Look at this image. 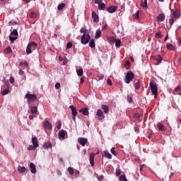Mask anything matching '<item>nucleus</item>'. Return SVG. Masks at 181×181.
I'll return each mask as SVG.
<instances>
[{"instance_id":"obj_1","label":"nucleus","mask_w":181,"mask_h":181,"mask_svg":"<svg viewBox=\"0 0 181 181\" xmlns=\"http://www.w3.org/2000/svg\"><path fill=\"white\" fill-rule=\"evenodd\" d=\"M150 88L154 98H158V85L155 82H150Z\"/></svg>"},{"instance_id":"obj_2","label":"nucleus","mask_w":181,"mask_h":181,"mask_svg":"<svg viewBox=\"0 0 181 181\" xmlns=\"http://www.w3.org/2000/svg\"><path fill=\"white\" fill-rule=\"evenodd\" d=\"M135 77V74L132 71H128L124 78V83L129 84L131 81Z\"/></svg>"},{"instance_id":"obj_3","label":"nucleus","mask_w":181,"mask_h":181,"mask_svg":"<svg viewBox=\"0 0 181 181\" xmlns=\"http://www.w3.org/2000/svg\"><path fill=\"white\" fill-rule=\"evenodd\" d=\"M91 39V37L90 36V34H83L81 36V42L82 45H87L88 42H90V40Z\"/></svg>"},{"instance_id":"obj_4","label":"nucleus","mask_w":181,"mask_h":181,"mask_svg":"<svg viewBox=\"0 0 181 181\" xmlns=\"http://www.w3.org/2000/svg\"><path fill=\"white\" fill-rule=\"evenodd\" d=\"M25 98H27V101L28 104H30V103H33V101L36 100L37 97L36 96L35 94H30V93H27L25 95Z\"/></svg>"},{"instance_id":"obj_5","label":"nucleus","mask_w":181,"mask_h":181,"mask_svg":"<svg viewBox=\"0 0 181 181\" xmlns=\"http://www.w3.org/2000/svg\"><path fill=\"white\" fill-rule=\"evenodd\" d=\"M96 116L98 118V119H104L105 118V115H104V112H103V110L101 109H98L96 112Z\"/></svg>"},{"instance_id":"obj_6","label":"nucleus","mask_w":181,"mask_h":181,"mask_svg":"<svg viewBox=\"0 0 181 181\" xmlns=\"http://www.w3.org/2000/svg\"><path fill=\"white\" fill-rule=\"evenodd\" d=\"M78 142L81 145V146H86V144L88 142V139L80 137L78 139Z\"/></svg>"},{"instance_id":"obj_7","label":"nucleus","mask_w":181,"mask_h":181,"mask_svg":"<svg viewBox=\"0 0 181 181\" xmlns=\"http://www.w3.org/2000/svg\"><path fill=\"white\" fill-rule=\"evenodd\" d=\"M92 18L93 19L94 23H98V22H100V17L95 11L92 12Z\"/></svg>"},{"instance_id":"obj_8","label":"nucleus","mask_w":181,"mask_h":181,"mask_svg":"<svg viewBox=\"0 0 181 181\" xmlns=\"http://www.w3.org/2000/svg\"><path fill=\"white\" fill-rule=\"evenodd\" d=\"M44 128L45 129H52L53 127L52 126V124L47 121V119H45V122H44Z\"/></svg>"},{"instance_id":"obj_9","label":"nucleus","mask_w":181,"mask_h":181,"mask_svg":"<svg viewBox=\"0 0 181 181\" xmlns=\"http://www.w3.org/2000/svg\"><path fill=\"white\" fill-rule=\"evenodd\" d=\"M173 12V18H175V19H179L180 18V11L179 10H171Z\"/></svg>"},{"instance_id":"obj_10","label":"nucleus","mask_w":181,"mask_h":181,"mask_svg":"<svg viewBox=\"0 0 181 181\" xmlns=\"http://www.w3.org/2000/svg\"><path fill=\"white\" fill-rule=\"evenodd\" d=\"M118 7L115 6H110V7H107L106 8V11L107 12H109V13H114V12H115L117 11Z\"/></svg>"},{"instance_id":"obj_11","label":"nucleus","mask_w":181,"mask_h":181,"mask_svg":"<svg viewBox=\"0 0 181 181\" xmlns=\"http://www.w3.org/2000/svg\"><path fill=\"white\" fill-rule=\"evenodd\" d=\"M103 156H104L105 158H107V159H112V156H111V153H110V151L107 150L103 151Z\"/></svg>"},{"instance_id":"obj_12","label":"nucleus","mask_w":181,"mask_h":181,"mask_svg":"<svg viewBox=\"0 0 181 181\" xmlns=\"http://www.w3.org/2000/svg\"><path fill=\"white\" fill-rule=\"evenodd\" d=\"M30 169L31 173H36V172H37L36 170V165H35V163H30Z\"/></svg>"},{"instance_id":"obj_13","label":"nucleus","mask_w":181,"mask_h":181,"mask_svg":"<svg viewBox=\"0 0 181 181\" xmlns=\"http://www.w3.org/2000/svg\"><path fill=\"white\" fill-rule=\"evenodd\" d=\"M65 136H66V130L62 129L59 132V139H64Z\"/></svg>"},{"instance_id":"obj_14","label":"nucleus","mask_w":181,"mask_h":181,"mask_svg":"<svg viewBox=\"0 0 181 181\" xmlns=\"http://www.w3.org/2000/svg\"><path fill=\"white\" fill-rule=\"evenodd\" d=\"M42 148H44V149H49L50 148H53V145H52L50 141H47L43 144Z\"/></svg>"},{"instance_id":"obj_15","label":"nucleus","mask_w":181,"mask_h":181,"mask_svg":"<svg viewBox=\"0 0 181 181\" xmlns=\"http://www.w3.org/2000/svg\"><path fill=\"white\" fill-rule=\"evenodd\" d=\"M95 156V154L94 153H90V154L89 162L91 165V166H94V156Z\"/></svg>"},{"instance_id":"obj_16","label":"nucleus","mask_w":181,"mask_h":181,"mask_svg":"<svg viewBox=\"0 0 181 181\" xmlns=\"http://www.w3.org/2000/svg\"><path fill=\"white\" fill-rule=\"evenodd\" d=\"M79 112H81L83 114V115L87 116L88 115L89 112H88V108L85 107V108H81L79 110Z\"/></svg>"},{"instance_id":"obj_17","label":"nucleus","mask_w":181,"mask_h":181,"mask_svg":"<svg viewBox=\"0 0 181 181\" xmlns=\"http://www.w3.org/2000/svg\"><path fill=\"white\" fill-rule=\"evenodd\" d=\"M157 20L158 21V22H163L165 21V13H161L160 14H159L157 17Z\"/></svg>"},{"instance_id":"obj_18","label":"nucleus","mask_w":181,"mask_h":181,"mask_svg":"<svg viewBox=\"0 0 181 181\" xmlns=\"http://www.w3.org/2000/svg\"><path fill=\"white\" fill-rule=\"evenodd\" d=\"M159 131H162L163 132H166V127H165V126L163 124H162V123H159L157 125Z\"/></svg>"},{"instance_id":"obj_19","label":"nucleus","mask_w":181,"mask_h":181,"mask_svg":"<svg viewBox=\"0 0 181 181\" xmlns=\"http://www.w3.org/2000/svg\"><path fill=\"white\" fill-rule=\"evenodd\" d=\"M32 144L35 147H38L39 144H37V138L36 136H34L32 138Z\"/></svg>"},{"instance_id":"obj_20","label":"nucleus","mask_w":181,"mask_h":181,"mask_svg":"<svg viewBox=\"0 0 181 181\" xmlns=\"http://www.w3.org/2000/svg\"><path fill=\"white\" fill-rule=\"evenodd\" d=\"M30 111L33 115H36V114H37V107L36 106L31 107Z\"/></svg>"},{"instance_id":"obj_21","label":"nucleus","mask_w":181,"mask_h":181,"mask_svg":"<svg viewBox=\"0 0 181 181\" xmlns=\"http://www.w3.org/2000/svg\"><path fill=\"white\" fill-rule=\"evenodd\" d=\"M69 108L71 109L72 115H77V108L74 105H69Z\"/></svg>"},{"instance_id":"obj_22","label":"nucleus","mask_w":181,"mask_h":181,"mask_svg":"<svg viewBox=\"0 0 181 181\" xmlns=\"http://www.w3.org/2000/svg\"><path fill=\"white\" fill-rule=\"evenodd\" d=\"M18 173H25L26 172V168L19 165L18 167Z\"/></svg>"},{"instance_id":"obj_23","label":"nucleus","mask_w":181,"mask_h":181,"mask_svg":"<svg viewBox=\"0 0 181 181\" xmlns=\"http://www.w3.org/2000/svg\"><path fill=\"white\" fill-rule=\"evenodd\" d=\"M102 109L104 110L105 114H108L110 111V107L107 105H102Z\"/></svg>"},{"instance_id":"obj_24","label":"nucleus","mask_w":181,"mask_h":181,"mask_svg":"<svg viewBox=\"0 0 181 181\" xmlns=\"http://www.w3.org/2000/svg\"><path fill=\"white\" fill-rule=\"evenodd\" d=\"M100 37H101V30L100 28H98L96 30L95 35V39H98Z\"/></svg>"},{"instance_id":"obj_25","label":"nucleus","mask_w":181,"mask_h":181,"mask_svg":"<svg viewBox=\"0 0 181 181\" xmlns=\"http://www.w3.org/2000/svg\"><path fill=\"white\" fill-rule=\"evenodd\" d=\"M136 81L137 82L134 83L135 90H139V88H141V83L139 79H137Z\"/></svg>"},{"instance_id":"obj_26","label":"nucleus","mask_w":181,"mask_h":181,"mask_svg":"<svg viewBox=\"0 0 181 181\" xmlns=\"http://www.w3.org/2000/svg\"><path fill=\"white\" fill-rule=\"evenodd\" d=\"M80 33H83V35H90V32L88 31V30H86V28H81Z\"/></svg>"},{"instance_id":"obj_27","label":"nucleus","mask_w":181,"mask_h":181,"mask_svg":"<svg viewBox=\"0 0 181 181\" xmlns=\"http://www.w3.org/2000/svg\"><path fill=\"white\" fill-rule=\"evenodd\" d=\"M166 47L168 50H175L176 47H175V46H173V45L168 43L166 45Z\"/></svg>"},{"instance_id":"obj_28","label":"nucleus","mask_w":181,"mask_h":181,"mask_svg":"<svg viewBox=\"0 0 181 181\" xmlns=\"http://www.w3.org/2000/svg\"><path fill=\"white\" fill-rule=\"evenodd\" d=\"M4 53L5 54H9V53H12V49L11 48V46H8L4 49Z\"/></svg>"},{"instance_id":"obj_29","label":"nucleus","mask_w":181,"mask_h":181,"mask_svg":"<svg viewBox=\"0 0 181 181\" xmlns=\"http://www.w3.org/2000/svg\"><path fill=\"white\" fill-rule=\"evenodd\" d=\"M155 37H156V39H162V37H163V35H162V32L159 30L158 33H156L155 35Z\"/></svg>"},{"instance_id":"obj_30","label":"nucleus","mask_w":181,"mask_h":181,"mask_svg":"<svg viewBox=\"0 0 181 181\" xmlns=\"http://www.w3.org/2000/svg\"><path fill=\"white\" fill-rule=\"evenodd\" d=\"M124 66L127 70H129V69H131V62L129 61H126Z\"/></svg>"},{"instance_id":"obj_31","label":"nucleus","mask_w":181,"mask_h":181,"mask_svg":"<svg viewBox=\"0 0 181 181\" xmlns=\"http://www.w3.org/2000/svg\"><path fill=\"white\" fill-rule=\"evenodd\" d=\"M99 11H104L105 9V4L101 3L98 5Z\"/></svg>"},{"instance_id":"obj_32","label":"nucleus","mask_w":181,"mask_h":181,"mask_svg":"<svg viewBox=\"0 0 181 181\" xmlns=\"http://www.w3.org/2000/svg\"><path fill=\"white\" fill-rule=\"evenodd\" d=\"M89 46L91 47V49H94V47H95V42H94V39L90 40Z\"/></svg>"},{"instance_id":"obj_33","label":"nucleus","mask_w":181,"mask_h":181,"mask_svg":"<svg viewBox=\"0 0 181 181\" xmlns=\"http://www.w3.org/2000/svg\"><path fill=\"white\" fill-rule=\"evenodd\" d=\"M141 6H142V8H148V0H144V1H141Z\"/></svg>"},{"instance_id":"obj_34","label":"nucleus","mask_w":181,"mask_h":181,"mask_svg":"<svg viewBox=\"0 0 181 181\" xmlns=\"http://www.w3.org/2000/svg\"><path fill=\"white\" fill-rule=\"evenodd\" d=\"M28 45L30 46V47H33L34 49L35 47H37V43L35 42H30L28 43Z\"/></svg>"},{"instance_id":"obj_35","label":"nucleus","mask_w":181,"mask_h":181,"mask_svg":"<svg viewBox=\"0 0 181 181\" xmlns=\"http://www.w3.org/2000/svg\"><path fill=\"white\" fill-rule=\"evenodd\" d=\"M66 7V4L64 3H62L61 4L58 5L57 9L58 11H62L64 8Z\"/></svg>"},{"instance_id":"obj_36","label":"nucleus","mask_w":181,"mask_h":181,"mask_svg":"<svg viewBox=\"0 0 181 181\" xmlns=\"http://www.w3.org/2000/svg\"><path fill=\"white\" fill-rule=\"evenodd\" d=\"M26 54H32V48L29 45H28L27 48H26Z\"/></svg>"},{"instance_id":"obj_37","label":"nucleus","mask_w":181,"mask_h":181,"mask_svg":"<svg viewBox=\"0 0 181 181\" xmlns=\"http://www.w3.org/2000/svg\"><path fill=\"white\" fill-rule=\"evenodd\" d=\"M119 181H128V180L127 179V177L125 176V175H120L119 177Z\"/></svg>"},{"instance_id":"obj_38","label":"nucleus","mask_w":181,"mask_h":181,"mask_svg":"<svg viewBox=\"0 0 181 181\" xmlns=\"http://www.w3.org/2000/svg\"><path fill=\"white\" fill-rule=\"evenodd\" d=\"M8 93H9V88H6L5 89H4L1 92L2 95H6V94H8Z\"/></svg>"},{"instance_id":"obj_39","label":"nucleus","mask_w":181,"mask_h":181,"mask_svg":"<svg viewBox=\"0 0 181 181\" xmlns=\"http://www.w3.org/2000/svg\"><path fill=\"white\" fill-rule=\"evenodd\" d=\"M11 36H18V30L17 29H13V31L11 33Z\"/></svg>"},{"instance_id":"obj_40","label":"nucleus","mask_w":181,"mask_h":181,"mask_svg":"<svg viewBox=\"0 0 181 181\" xmlns=\"http://www.w3.org/2000/svg\"><path fill=\"white\" fill-rule=\"evenodd\" d=\"M115 42L116 47H119V46H121V40L119 39L116 40Z\"/></svg>"},{"instance_id":"obj_41","label":"nucleus","mask_w":181,"mask_h":181,"mask_svg":"<svg viewBox=\"0 0 181 181\" xmlns=\"http://www.w3.org/2000/svg\"><path fill=\"white\" fill-rule=\"evenodd\" d=\"M155 57V60H156V62H158V63H160V62H162V56L157 55V57Z\"/></svg>"},{"instance_id":"obj_42","label":"nucleus","mask_w":181,"mask_h":181,"mask_svg":"<svg viewBox=\"0 0 181 181\" xmlns=\"http://www.w3.org/2000/svg\"><path fill=\"white\" fill-rule=\"evenodd\" d=\"M36 148H37V147H35V146L30 145L27 148V150H28V151H35V149H36Z\"/></svg>"},{"instance_id":"obj_43","label":"nucleus","mask_w":181,"mask_h":181,"mask_svg":"<svg viewBox=\"0 0 181 181\" xmlns=\"http://www.w3.org/2000/svg\"><path fill=\"white\" fill-rule=\"evenodd\" d=\"M68 172L69 175H74V170L71 167H69Z\"/></svg>"},{"instance_id":"obj_44","label":"nucleus","mask_w":181,"mask_h":181,"mask_svg":"<svg viewBox=\"0 0 181 181\" xmlns=\"http://www.w3.org/2000/svg\"><path fill=\"white\" fill-rule=\"evenodd\" d=\"M76 73L79 76H83V69H77Z\"/></svg>"},{"instance_id":"obj_45","label":"nucleus","mask_w":181,"mask_h":181,"mask_svg":"<svg viewBox=\"0 0 181 181\" xmlns=\"http://www.w3.org/2000/svg\"><path fill=\"white\" fill-rule=\"evenodd\" d=\"M19 66H25V67H28V66H29V64H28L27 62H21L19 64Z\"/></svg>"},{"instance_id":"obj_46","label":"nucleus","mask_w":181,"mask_h":181,"mask_svg":"<svg viewBox=\"0 0 181 181\" xmlns=\"http://www.w3.org/2000/svg\"><path fill=\"white\" fill-rule=\"evenodd\" d=\"M72 47H73V43L71 42H68L66 44V48L71 49Z\"/></svg>"},{"instance_id":"obj_47","label":"nucleus","mask_w":181,"mask_h":181,"mask_svg":"<svg viewBox=\"0 0 181 181\" xmlns=\"http://www.w3.org/2000/svg\"><path fill=\"white\" fill-rule=\"evenodd\" d=\"M108 40H109L110 42H112V43H114V42H115V40H117V38L115 37H110L108 38Z\"/></svg>"},{"instance_id":"obj_48","label":"nucleus","mask_w":181,"mask_h":181,"mask_svg":"<svg viewBox=\"0 0 181 181\" xmlns=\"http://www.w3.org/2000/svg\"><path fill=\"white\" fill-rule=\"evenodd\" d=\"M127 101L129 104H132V102L134 101V100L132 99V98L129 95L127 96Z\"/></svg>"},{"instance_id":"obj_49","label":"nucleus","mask_w":181,"mask_h":181,"mask_svg":"<svg viewBox=\"0 0 181 181\" xmlns=\"http://www.w3.org/2000/svg\"><path fill=\"white\" fill-rule=\"evenodd\" d=\"M110 152H111V153H112V155H114L115 156H116V155H117V151H115L114 147H112V148L110 149Z\"/></svg>"},{"instance_id":"obj_50","label":"nucleus","mask_w":181,"mask_h":181,"mask_svg":"<svg viewBox=\"0 0 181 181\" xmlns=\"http://www.w3.org/2000/svg\"><path fill=\"white\" fill-rule=\"evenodd\" d=\"M173 23H175V20H173V18H170L169 19V25H170V26H173Z\"/></svg>"},{"instance_id":"obj_51","label":"nucleus","mask_w":181,"mask_h":181,"mask_svg":"<svg viewBox=\"0 0 181 181\" xmlns=\"http://www.w3.org/2000/svg\"><path fill=\"white\" fill-rule=\"evenodd\" d=\"M57 129H62V121L59 120L58 121V124L57 126Z\"/></svg>"},{"instance_id":"obj_52","label":"nucleus","mask_w":181,"mask_h":181,"mask_svg":"<svg viewBox=\"0 0 181 181\" xmlns=\"http://www.w3.org/2000/svg\"><path fill=\"white\" fill-rule=\"evenodd\" d=\"M29 16L30 18H36L37 15H36V13H30Z\"/></svg>"},{"instance_id":"obj_53","label":"nucleus","mask_w":181,"mask_h":181,"mask_svg":"<svg viewBox=\"0 0 181 181\" xmlns=\"http://www.w3.org/2000/svg\"><path fill=\"white\" fill-rule=\"evenodd\" d=\"M121 175V169H116V176H119Z\"/></svg>"},{"instance_id":"obj_54","label":"nucleus","mask_w":181,"mask_h":181,"mask_svg":"<svg viewBox=\"0 0 181 181\" xmlns=\"http://www.w3.org/2000/svg\"><path fill=\"white\" fill-rule=\"evenodd\" d=\"M18 39V37H9V40L11 41V42H15V40H16Z\"/></svg>"},{"instance_id":"obj_55","label":"nucleus","mask_w":181,"mask_h":181,"mask_svg":"<svg viewBox=\"0 0 181 181\" xmlns=\"http://www.w3.org/2000/svg\"><path fill=\"white\" fill-rule=\"evenodd\" d=\"M134 17L136 19H139V11H137L136 13L134 15Z\"/></svg>"},{"instance_id":"obj_56","label":"nucleus","mask_w":181,"mask_h":181,"mask_svg":"<svg viewBox=\"0 0 181 181\" xmlns=\"http://www.w3.org/2000/svg\"><path fill=\"white\" fill-rule=\"evenodd\" d=\"M107 84H108L109 86H112V82L111 81V79H107Z\"/></svg>"},{"instance_id":"obj_57","label":"nucleus","mask_w":181,"mask_h":181,"mask_svg":"<svg viewBox=\"0 0 181 181\" xmlns=\"http://www.w3.org/2000/svg\"><path fill=\"white\" fill-rule=\"evenodd\" d=\"M60 86L61 85L59 82L55 84V88H57V90H59V88H60Z\"/></svg>"},{"instance_id":"obj_58","label":"nucleus","mask_w":181,"mask_h":181,"mask_svg":"<svg viewBox=\"0 0 181 181\" xmlns=\"http://www.w3.org/2000/svg\"><path fill=\"white\" fill-rule=\"evenodd\" d=\"M10 83H15V78L13 76L10 77Z\"/></svg>"},{"instance_id":"obj_59","label":"nucleus","mask_w":181,"mask_h":181,"mask_svg":"<svg viewBox=\"0 0 181 181\" xmlns=\"http://www.w3.org/2000/svg\"><path fill=\"white\" fill-rule=\"evenodd\" d=\"M104 179V175H100L98 177V180L101 181Z\"/></svg>"},{"instance_id":"obj_60","label":"nucleus","mask_w":181,"mask_h":181,"mask_svg":"<svg viewBox=\"0 0 181 181\" xmlns=\"http://www.w3.org/2000/svg\"><path fill=\"white\" fill-rule=\"evenodd\" d=\"M101 3V0H95V4H98V5H100Z\"/></svg>"},{"instance_id":"obj_61","label":"nucleus","mask_w":181,"mask_h":181,"mask_svg":"<svg viewBox=\"0 0 181 181\" xmlns=\"http://www.w3.org/2000/svg\"><path fill=\"white\" fill-rule=\"evenodd\" d=\"M78 175H80V171L78 170H75V176H78Z\"/></svg>"},{"instance_id":"obj_62","label":"nucleus","mask_w":181,"mask_h":181,"mask_svg":"<svg viewBox=\"0 0 181 181\" xmlns=\"http://www.w3.org/2000/svg\"><path fill=\"white\" fill-rule=\"evenodd\" d=\"M57 173L59 176H62V171H60V170H57Z\"/></svg>"},{"instance_id":"obj_63","label":"nucleus","mask_w":181,"mask_h":181,"mask_svg":"<svg viewBox=\"0 0 181 181\" xmlns=\"http://www.w3.org/2000/svg\"><path fill=\"white\" fill-rule=\"evenodd\" d=\"M180 86H177L176 88H175V91H180Z\"/></svg>"},{"instance_id":"obj_64","label":"nucleus","mask_w":181,"mask_h":181,"mask_svg":"<svg viewBox=\"0 0 181 181\" xmlns=\"http://www.w3.org/2000/svg\"><path fill=\"white\" fill-rule=\"evenodd\" d=\"M80 83H84V78L82 77V78H80Z\"/></svg>"}]
</instances>
